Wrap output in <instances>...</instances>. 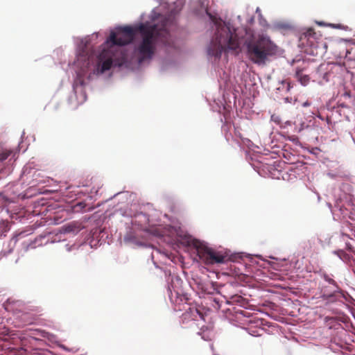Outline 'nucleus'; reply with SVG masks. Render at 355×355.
Instances as JSON below:
<instances>
[{"instance_id": "obj_1", "label": "nucleus", "mask_w": 355, "mask_h": 355, "mask_svg": "<svg viewBox=\"0 0 355 355\" xmlns=\"http://www.w3.org/2000/svg\"><path fill=\"white\" fill-rule=\"evenodd\" d=\"M135 35V30L131 26L120 27L116 32H112L107 41L112 43V45L107 49H103L99 54L94 73H103L110 69L113 65H123L126 60L125 55L116 50V46H124L130 43Z\"/></svg>"}, {"instance_id": "obj_2", "label": "nucleus", "mask_w": 355, "mask_h": 355, "mask_svg": "<svg viewBox=\"0 0 355 355\" xmlns=\"http://www.w3.org/2000/svg\"><path fill=\"white\" fill-rule=\"evenodd\" d=\"M216 26V33L208 48V54L220 58L223 52L234 51L238 54L241 51V42L235 29H231L220 19H217L209 14Z\"/></svg>"}, {"instance_id": "obj_3", "label": "nucleus", "mask_w": 355, "mask_h": 355, "mask_svg": "<svg viewBox=\"0 0 355 355\" xmlns=\"http://www.w3.org/2000/svg\"><path fill=\"white\" fill-rule=\"evenodd\" d=\"M138 31L142 38L137 49L139 63L153 57L155 50V42H160L167 46H172L173 44L165 25L159 28L156 24H141L138 27Z\"/></svg>"}, {"instance_id": "obj_4", "label": "nucleus", "mask_w": 355, "mask_h": 355, "mask_svg": "<svg viewBox=\"0 0 355 355\" xmlns=\"http://www.w3.org/2000/svg\"><path fill=\"white\" fill-rule=\"evenodd\" d=\"M246 55L254 64L265 65L270 57L278 53V46L266 35H259L257 39L245 41Z\"/></svg>"}, {"instance_id": "obj_5", "label": "nucleus", "mask_w": 355, "mask_h": 355, "mask_svg": "<svg viewBox=\"0 0 355 355\" xmlns=\"http://www.w3.org/2000/svg\"><path fill=\"white\" fill-rule=\"evenodd\" d=\"M197 255L202 262L207 265L223 263L228 260L234 261L237 258L242 257L240 254H236L230 257L227 252L216 251L205 245L197 247Z\"/></svg>"}, {"instance_id": "obj_6", "label": "nucleus", "mask_w": 355, "mask_h": 355, "mask_svg": "<svg viewBox=\"0 0 355 355\" xmlns=\"http://www.w3.org/2000/svg\"><path fill=\"white\" fill-rule=\"evenodd\" d=\"M168 296L171 302L175 306L190 304L191 300V295L185 290H169Z\"/></svg>"}, {"instance_id": "obj_7", "label": "nucleus", "mask_w": 355, "mask_h": 355, "mask_svg": "<svg viewBox=\"0 0 355 355\" xmlns=\"http://www.w3.org/2000/svg\"><path fill=\"white\" fill-rule=\"evenodd\" d=\"M318 37L313 28H309L305 32L302 33L300 37V40L302 45L309 46L312 48L318 47Z\"/></svg>"}, {"instance_id": "obj_8", "label": "nucleus", "mask_w": 355, "mask_h": 355, "mask_svg": "<svg viewBox=\"0 0 355 355\" xmlns=\"http://www.w3.org/2000/svg\"><path fill=\"white\" fill-rule=\"evenodd\" d=\"M90 58L91 55L85 49H82V51L77 55L76 64L80 68L79 75L86 73L90 64Z\"/></svg>"}, {"instance_id": "obj_9", "label": "nucleus", "mask_w": 355, "mask_h": 355, "mask_svg": "<svg viewBox=\"0 0 355 355\" xmlns=\"http://www.w3.org/2000/svg\"><path fill=\"white\" fill-rule=\"evenodd\" d=\"M303 69L297 68L295 70V78L302 85H306L309 82V76L302 73Z\"/></svg>"}, {"instance_id": "obj_10", "label": "nucleus", "mask_w": 355, "mask_h": 355, "mask_svg": "<svg viewBox=\"0 0 355 355\" xmlns=\"http://www.w3.org/2000/svg\"><path fill=\"white\" fill-rule=\"evenodd\" d=\"M189 312H187L184 314V317L186 318L189 313H191V315L192 317L193 320H197V317L198 316L200 319L205 320L204 315L196 308H189Z\"/></svg>"}, {"instance_id": "obj_11", "label": "nucleus", "mask_w": 355, "mask_h": 355, "mask_svg": "<svg viewBox=\"0 0 355 355\" xmlns=\"http://www.w3.org/2000/svg\"><path fill=\"white\" fill-rule=\"evenodd\" d=\"M321 279L327 284V285H324V286L336 287L338 288V285L336 282L329 275L323 274L321 275Z\"/></svg>"}, {"instance_id": "obj_12", "label": "nucleus", "mask_w": 355, "mask_h": 355, "mask_svg": "<svg viewBox=\"0 0 355 355\" xmlns=\"http://www.w3.org/2000/svg\"><path fill=\"white\" fill-rule=\"evenodd\" d=\"M245 299L239 295H233L229 300H227V303H237L241 306L244 305Z\"/></svg>"}, {"instance_id": "obj_13", "label": "nucleus", "mask_w": 355, "mask_h": 355, "mask_svg": "<svg viewBox=\"0 0 355 355\" xmlns=\"http://www.w3.org/2000/svg\"><path fill=\"white\" fill-rule=\"evenodd\" d=\"M87 207V204L85 202H79L74 205V209L76 211H91L92 207Z\"/></svg>"}, {"instance_id": "obj_14", "label": "nucleus", "mask_w": 355, "mask_h": 355, "mask_svg": "<svg viewBox=\"0 0 355 355\" xmlns=\"http://www.w3.org/2000/svg\"><path fill=\"white\" fill-rule=\"evenodd\" d=\"M282 85V89H285L286 92H290L291 89L293 87V85L289 80H284L281 82Z\"/></svg>"}, {"instance_id": "obj_15", "label": "nucleus", "mask_w": 355, "mask_h": 355, "mask_svg": "<svg viewBox=\"0 0 355 355\" xmlns=\"http://www.w3.org/2000/svg\"><path fill=\"white\" fill-rule=\"evenodd\" d=\"M11 150H4L0 153V162H3L12 153Z\"/></svg>"}, {"instance_id": "obj_16", "label": "nucleus", "mask_w": 355, "mask_h": 355, "mask_svg": "<svg viewBox=\"0 0 355 355\" xmlns=\"http://www.w3.org/2000/svg\"><path fill=\"white\" fill-rule=\"evenodd\" d=\"M343 291H344L343 290H339V291H336L335 294L329 295L327 297L328 301L330 302L336 301V297L337 295L345 296Z\"/></svg>"}, {"instance_id": "obj_17", "label": "nucleus", "mask_w": 355, "mask_h": 355, "mask_svg": "<svg viewBox=\"0 0 355 355\" xmlns=\"http://www.w3.org/2000/svg\"><path fill=\"white\" fill-rule=\"evenodd\" d=\"M74 230V227L71 225H69L64 227V232H71Z\"/></svg>"}, {"instance_id": "obj_18", "label": "nucleus", "mask_w": 355, "mask_h": 355, "mask_svg": "<svg viewBox=\"0 0 355 355\" xmlns=\"http://www.w3.org/2000/svg\"><path fill=\"white\" fill-rule=\"evenodd\" d=\"M344 96L347 97H350V92H345L344 93Z\"/></svg>"}, {"instance_id": "obj_19", "label": "nucleus", "mask_w": 355, "mask_h": 355, "mask_svg": "<svg viewBox=\"0 0 355 355\" xmlns=\"http://www.w3.org/2000/svg\"><path fill=\"white\" fill-rule=\"evenodd\" d=\"M280 288L286 289V288H290V287H283V286H280Z\"/></svg>"}, {"instance_id": "obj_20", "label": "nucleus", "mask_w": 355, "mask_h": 355, "mask_svg": "<svg viewBox=\"0 0 355 355\" xmlns=\"http://www.w3.org/2000/svg\"><path fill=\"white\" fill-rule=\"evenodd\" d=\"M175 279H176V281H177L178 282H180V279L178 277H175Z\"/></svg>"}, {"instance_id": "obj_21", "label": "nucleus", "mask_w": 355, "mask_h": 355, "mask_svg": "<svg viewBox=\"0 0 355 355\" xmlns=\"http://www.w3.org/2000/svg\"><path fill=\"white\" fill-rule=\"evenodd\" d=\"M347 53H349V54L350 53L349 52V51H347L346 57H347Z\"/></svg>"}]
</instances>
